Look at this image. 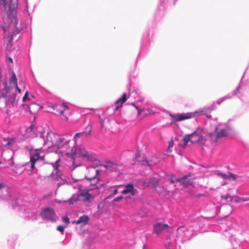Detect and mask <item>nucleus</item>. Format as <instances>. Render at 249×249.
I'll return each instance as SVG.
<instances>
[{
    "mask_svg": "<svg viewBox=\"0 0 249 249\" xmlns=\"http://www.w3.org/2000/svg\"><path fill=\"white\" fill-rule=\"evenodd\" d=\"M18 0H0V6L7 11V18L5 25L1 26L3 31V37H10L12 40L15 36L20 33L25 27L17 18Z\"/></svg>",
    "mask_w": 249,
    "mask_h": 249,
    "instance_id": "1",
    "label": "nucleus"
},
{
    "mask_svg": "<svg viewBox=\"0 0 249 249\" xmlns=\"http://www.w3.org/2000/svg\"><path fill=\"white\" fill-rule=\"evenodd\" d=\"M86 129H89L88 133L85 132L77 133L75 134L71 143L69 138L70 142L69 144L68 143H66V154L71 156L74 160H75L76 158L78 157L91 161L96 160L95 156L89 154L81 145L84 138L88 135H90L91 126L89 125L87 126Z\"/></svg>",
    "mask_w": 249,
    "mask_h": 249,
    "instance_id": "2",
    "label": "nucleus"
},
{
    "mask_svg": "<svg viewBox=\"0 0 249 249\" xmlns=\"http://www.w3.org/2000/svg\"><path fill=\"white\" fill-rule=\"evenodd\" d=\"M71 137L70 135L60 136L47 128L40 132L39 140L43 142V145L48 148L57 147L58 148H64L66 149V143H69V137Z\"/></svg>",
    "mask_w": 249,
    "mask_h": 249,
    "instance_id": "3",
    "label": "nucleus"
},
{
    "mask_svg": "<svg viewBox=\"0 0 249 249\" xmlns=\"http://www.w3.org/2000/svg\"><path fill=\"white\" fill-rule=\"evenodd\" d=\"M0 87L2 89L1 94L3 96L7 94L11 95L12 93L16 94V91L21 93V89L18 86V79L14 71H12L10 74V77L7 81H4L0 84Z\"/></svg>",
    "mask_w": 249,
    "mask_h": 249,
    "instance_id": "4",
    "label": "nucleus"
},
{
    "mask_svg": "<svg viewBox=\"0 0 249 249\" xmlns=\"http://www.w3.org/2000/svg\"><path fill=\"white\" fill-rule=\"evenodd\" d=\"M81 186L79 187V192L73 195L68 200L70 205L74 204L77 201L90 202L93 197L89 193V190H81Z\"/></svg>",
    "mask_w": 249,
    "mask_h": 249,
    "instance_id": "5",
    "label": "nucleus"
},
{
    "mask_svg": "<svg viewBox=\"0 0 249 249\" xmlns=\"http://www.w3.org/2000/svg\"><path fill=\"white\" fill-rule=\"evenodd\" d=\"M48 107L55 111L54 114L57 115H61L62 120L66 121L68 120V117L67 114L69 112V108L65 104H53L49 103Z\"/></svg>",
    "mask_w": 249,
    "mask_h": 249,
    "instance_id": "6",
    "label": "nucleus"
},
{
    "mask_svg": "<svg viewBox=\"0 0 249 249\" xmlns=\"http://www.w3.org/2000/svg\"><path fill=\"white\" fill-rule=\"evenodd\" d=\"M216 132L215 141L217 142L219 139L226 137L232 132L231 128L227 124H220L215 128Z\"/></svg>",
    "mask_w": 249,
    "mask_h": 249,
    "instance_id": "7",
    "label": "nucleus"
},
{
    "mask_svg": "<svg viewBox=\"0 0 249 249\" xmlns=\"http://www.w3.org/2000/svg\"><path fill=\"white\" fill-rule=\"evenodd\" d=\"M205 110L201 109L193 112L186 113H179L173 116V118L176 121H181L184 120L188 119L199 115H204Z\"/></svg>",
    "mask_w": 249,
    "mask_h": 249,
    "instance_id": "8",
    "label": "nucleus"
},
{
    "mask_svg": "<svg viewBox=\"0 0 249 249\" xmlns=\"http://www.w3.org/2000/svg\"><path fill=\"white\" fill-rule=\"evenodd\" d=\"M191 174H189L188 175L183 176L182 177L176 178L175 176L172 175L170 176V180L171 182L172 183H174L177 182H180L182 184L183 187H186L189 185L192 184L194 182L193 178H189L191 177Z\"/></svg>",
    "mask_w": 249,
    "mask_h": 249,
    "instance_id": "9",
    "label": "nucleus"
},
{
    "mask_svg": "<svg viewBox=\"0 0 249 249\" xmlns=\"http://www.w3.org/2000/svg\"><path fill=\"white\" fill-rule=\"evenodd\" d=\"M135 159L137 161L141 162L142 165L147 166L150 168L159 161V160L156 156H154L150 160H146L145 157L143 155H142L139 152L136 154Z\"/></svg>",
    "mask_w": 249,
    "mask_h": 249,
    "instance_id": "10",
    "label": "nucleus"
},
{
    "mask_svg": "<svg viewBox=\"0 0 249 249\" xmlns=\"http://www.w3.org/2000/svg\"><path fill=\"white\" fill-rule=\"evenodd\" d=\"M40 215L43 219L52 222L56 221V215L54 210L53 208L46 207L40 212Z\"/></svg>",
    "mask_w": 249,
    "mask_h": 249,
    "instance_id": "11",
    "label": "nucleus"
},
{
    "mask_svg": "<svg viewBox=\"0 0 249 249\" xmlns=\"http://www.w3.org/2000/svg\"><path fill=\"white\" fill-rule=\"evenodd\" d=\"M45 156L44 153L42 152L41 149H36L31 153L30 162L31 164V168L32 169L35 168V163L39 160H42Z\"/></svg>",
    "mask_w": 249,
    "mask_h": 249,
    "instance_id": "12",
    "label": "nucleus"
},
{
    "mask_svg": "<svg viewBox=\"0 0 249 249\" xmlns=\"http://www.w3.org/2000/svg\"><path fill=\"white\" fill-rule=\"evenodd\" d=\"M170 227L166 224L161 222H157L154 224L153 227V233L156 234H159L163 231H168Z\"/></svg>",
    "mask_w": 249,
    "mask_h": 249,
    "instance_id": "13",
    "label": "nucleus"
},
{
    "mask_svg": "<svg viewBox=\"0 0 249 249\" xmlns=\"http://www.w3.org/2000/svg\"><path fill=\"white\" fill-rule=\"evenodd\" d=\"M123 194L130 193L132 196H134L138 193V191L134 189L133 184L128 183L125 185L124 189L121 192Z\"/></svg>",
    "mask_w": 249,
    "mask_h": 249,
    "instance_id": "14",
    "label": "nucleus"
},
{
    "mask_svg": "<svg viewBox=\"0 0 249 249\" xmlns=\"http://www.w3.org/2000/svg\"><path fill=\"white\" fill-rule=\"evenodd\" d=\"M22 108L25 112H32L35 110L39 108V106L36 103L32 102L30 104H23L22 105Z\"/></svg>",
    "mask_w": 249,
    "mask_h": 249,
    "instance_id": "15",
    "label": "nucleus"
},
{
    "mask_svg": "<svg viewBox=\"0 0 249 249\" xmlns=\"http://www.w3.org/2000/svg\"><path fill=\"white\" fill-rule=\"evenodd\" d=\"M5 188V184L0 183V198L5 201H11L12 200V196L9 193L6 189V194L1 195L3 190Z\"/></svg>",
    "mask_w": 249,
    "mask_h": 249,
    "instance_id": "16",
    "label": "nucleus"
},
{
    "mask_svg": "<svg viewBox=\"0 0 249 249\" xmlns=\"http://www.w3.org/2000/svg\"><path fill=\"white\" fill-rule=\"evenodd\" d=\"M217 175L223 179H229L230 180H235L237 178L238 176L231 173H228V174L218 172Z\"/></svg>",
    "mask_w": 249,
    "mask_h": 249,
    "instance_id": "17",
    "label": "nucleus"
},
{
    "mask_svg": "<svg viewBox=\"0 0 249 249\" xmlns=\"http://www.w3.org/2000/svg\"><path fill=\"white\" fill-rule=\"evenodd\" d=\"M121 166V165L120 163H118L116 162H113L110 161H107L105 164V166L106 168L112 171L118 170L119 167Z\"/></svg>",
    "mask_w": 249,
    "mask_h": 249,
    "instance_id": "18",
    "label": "nucleus"
},
{
    "mask_svg": "<svg viewBox=\"0 0 249 249\" xmlns=\"http://www.w3.org/2000/svg\"><path fill=\"white\" fill-rule=\"evenodd\" d=\"M90 172L94 173V176L90 178H88L87 177H86V178L89 181H91V185H95L98 181V178L96 177V176H97L99 171L98 170H97L95 168H91Z\"/></svg>",
    "mask_w": 249,
    "mask_h": 249,
    "instance_id": "19",
    "label": "nucleus"
},
{
    "mask_svg": "<svg viewBox=\"0 0 249 249\" xmlns=\"http://www.w3.org/2000/svg\"><path fill=\"white\" fill-rule=\"evenodd\" d=\"M89 220V218L88 216L83 215L80 216L77 220L72 221V224L77 225L82 224L83 225H87Z\"/></svg>",
    "mask_w": 249,
    "mask_h": 249,
    "instance_id": "20",
    "label": "nucleus"
},
{
    "mask_svg": "<svg viewBox=\"0 0 249 249\" xmlns=\"http://www.w3.org/2000/svg\"><path fill=\"white\" fill-rule=\"evenodd\" d=\"M197 136V135L195 133H192L188 135H186L184 136L183 138V142L186 145L189 142H191L192 143H196V141H198V140H196L194 139V137Z\"/></svg>",
    "mask_w": 249,
    "mask_h": 249,
    "instance_id": "21",
    "label": "nucleus"
},
{
    "mask_svg": "<svg viewBox=\"0 0 249 249\" xmlns=\"http://www.w3.org/2000/svg\"><path fill=\"white\" fill-rule=\"evenodd\" d=\"M132 105L135 107L138 111V113L139 115L141 114L143 112L144 114L145 115L152 114L155 113V111H153L152 109L148 107L147 108H143V109H139L138 107H136L134 103H132Z\"/></svg>",
    "mask_w": 249,
    "mask_h": 249,
    "instance_id": "22",
    "label": "nucleus"
},
{
    "mask_svg": "<svg viewBox=\"0 0 249 249\" xmlns=\"http://www.w3.org/2000/svg\"><path fill=\"white\" fill-rule=\"evenodd\" d=\"M59 160H60L58 159L53 165V168H54V171L52 173V175H53L54 174H55L56 176V177L55 178L56 179H57L58 178H60L62 175V173H61V171L58 169L59 165H58V163L59 162Z\"/></svg>",
    "mask_w": 249,
    "mask_h": 249,
    "instance_id": "23",
    "label": "nucleus"
},
{
    "mask_svg": "<svg viewBox=\"0 0 249 249\" xmlns=\"http://www.w3.org/2000/svg\"><path fill=\"white\" fill-rule=\"evenodd\" d=\"M191 231V229H188L185 227H179L178 229V233L181 232H184V238H189L191 236L193 235V234L190 233V231Z\"/></svg>",
    "mask_w": 249,
    "mask_h": 249,
    "instance_id": "24",
    "label": "nucleus"
},
{
    "mask_svg": "<svg viewBox=\"0 0 249 249\" xmlns=\"http://www.w3.org/2000/svg\"><path fill=\"white\" fill-rule=\"evenodd\" d=\"M193 133H195L197 136L194 137V139L196 140H198L196 142L199 143L200 144H204V141H205V138L198 131L194 132Z\"/></svg>",
    "mask_w": 249,
    "mask_h": 249,
    "instance_id": "25",
    "label": "nucleus"
},
{
    "mask_svg": "<svg viewBox=\"0 0 249 249\" xmlns=\"http://www.w3.org/2000/svg\"><path fill=\"white\" fill-rule=\"evenodd\" d=\"M127 99V95L125 93H124L122 97L119 98L116 100L115 103L117 105H119L121 106L123 103H124Z\"/></svg>",
    "mask_w": 249,
    "mask_h": 249,
    "instance_id": "26",
    "label": "nucleus"
},
{
    "mask_svg": "<svg viewBox=\"0 0 249 249\" xmlns=\"http://www.w3.org/2000/svg\"><path fill=\"white\" fill-rule=\"evenodd\" d=\"M4 143H2V146L9 148V146L12 144L13 140L12 139H4Z\"/></svg>",
    "mask_w": 249,
    "mask_h": 249,
    "instance_id": "27",
    "label": "nucleus"
},
{
    "mask_svg": "<svg viewBox=\"0 0 249 249\" xmlns=\"http://www.w3.org/2000/svg\"><path fill=\"white\" fill-rule=\"evenodd\" d=\"M232 96H231L230 95H226L224 97H223L220 99H219L217 101V104H221L222 102L225 101L226 100L228 99H230L231 97Z\"/></svg>",
    "mask_w": 249,
    "mask_h": 249,
    "instance_id": "28",
    "label": "nucleus"
},
{
    "mask_svg": "<svg viewBox=\"0 0 249 249\" xmlns=\"http://www.w3.org/2000/svg\"><path fill=\"white\" fill-rule=\"evenodd\" d=\"M30 101H31V98L30 97H29V92L27 91L22 98V101L23 102H26Z\"/></svg>",
    "mask_w": 249,
    "mask_h": 249,
    "instance_id": "29",
    "label": "nucleus"
},
{
    "mask_svg": "<svg viewBox=\"0 0 249 249\" xmlns=\"http://www.w3.org/2000/svg\"><path fill=\"white\" fill-rule=\"evenodd\" d=\"M35 126L32 124L31 126L26 129L27 133L33 132L34 134H35Z\"/></svg>",
    "mask_w": 249,
    "mask_h": 249,
    "instance_id": "30",
    "label": "nucleus"
},
{
    "mask_svg": "<svg viewBox=\"0 0 249 249\" xmlns=\"http://www.w3.org/2000/svg\"><path fill=\"white\" fill-rule=\"evenodd\" d=\"M65 228L66 226L60 225L57 227V230L63 233Z\"/></svg>",
    "mask_w": 249,
    "mask_h": 249,
    "instance_id": "31",
    "label": "nucleus"
},
{
    "mask_svg": "<svg viewBox=\"0 0 249 249\" xmlns=\"http://www.w3.org/2000/svg\"><path fill=\"white\" fill-rule=\"evenodd\" d=\"M174 145V142L173 141H171L169 142V145L168 147V150L170 152L171 151V149L173 147Z\"/></svg>",
    "mask_w": 249,
    "mask_h": 249,
    "instance_id": "32",
    "label": "nucleus"
},
{
    "mask_svg": "<svg viewBox=\"0 0 249 249\" xmlns=\"http://www.w3.org/2000/svg\"><path fill=\"white\" fill-rule=\"evenodd\" d=\"M63 221L66 224H68L70 223L69 218L67 216H65L62 218Z\"/></svg>",
    "mask_w": 249,
    "mask_h": 249,
    "instance_id": "33",
    "label": "nucleus"
},
{
    "mask_svg": "<svg viewBox=\"0 0 249 249\" xmlns=\"http://www.w3.org/2000/svg\"><path fill=\"white\" fill-rule=\"evenodd\" d=\"M239 200L241 201H243V202H245V201H249V197H240L239 198Z\"/></svg>",
    "mask_w": 249,
    "mask_h": 249,
    "instance_id": "34",
    "label": "nucleus"
},
{
    "mask_svg": "<svg viewBox=\"0 0 249 249\" xmlns=\"http://www.w3.org/2000/svg\"><path fill=\"white\" fill-rule=\"evenodd\" d=\"M240 88V86H238L237 87V88H236V90H234V91L232 92V96H233V95H236V93L238 92V91H239V90Z\"/></svg>",
    "mask_w": 249,
    "mask_h": 249,
    "instance_id": "35",
    "label": "nucleus"
},
{
    "mask_svg": "<svg viewBox=\"0 0 249 249\" xmlns=\"http://www.w3.org/2000/svg\"><path fill=\"white\" fill-rule=\"evenodd\" d=\"M123 198V196H120L118 197H116L115 199H114V201H119L121 199H122Z\"/></svg>",
    "mask_w": 249,
    "mask_h": 249,
    "instance_id": "36",
    "label": "nucleus"
},
{
    "mask_svg": "<svg viewBox=\"0 0 249 249\" xmlns=\"http://www.w3.org/2000/svg\"><path fill=\"white\" fill-rule=\"evenodd\" d=\"M6 61H7V62L8 61L10 62H11V63H13V59L11 57H8V58H7Z\"/></svg>",
    "mask_w": 249,
    "mask_h": 249,
    "instance_id": "37",
    "label": "nucleus"
},
{
    "mask_svg": "<svg viewBox=\"0 0 249 249\" xmlns=\"http://www.w3.org/2000/svg\"><path fill=\"white\" fill-rule=\"evenodd\" d=\"M29 97H30V98H31V100H32V99L35 98V96L33 94H29Z\"/></svg>",
    "mask_w": 249,
    "mask_h": 249,
    "instance_id": "38",
    "label": "nucleus"
},
{
    "mask_svg": "<svg viewBox=\"0 0 249 249\" xmlns=\"http://www.w3.org/2000/svg\"><path fill=\"white\" fill-rule=\"evenodd\" d=\"M117 193H118V190H117V189H114V191H113V194H112V195H115V194H116Z\"/></svg>",
    "mask_w": 249,
    "mask_h": 249,
    "instance_id": "39",
    "label": "nucleus"
},
{
    "mask_svg": "<svg viewBox=\"0 0 249 249\" xmlns=\"http://www.w3.org/2000/svg\"><path fill=\"white\" fill-rule=\"evenodd\" d=\"M100 123L101 127H103V121L102 120L100 119Z\"/></svg>",
    "mask_w": 249,
    "mask_h": 249,
    "instance_id": "40",
    "label": "nucleus"
},
{
    "mask_svg": "<svg viewBox=\"0 0 249 249\" xmlns=\"http://www.w3.org/2000/svg\"><path fill=\"white\" fill-rule=\"evenodd\" d=\"M7 153H9L10 155L12 154V152L11 150H7Z\"/></svg>",
    "mask_w": 249,
    "mask_h": 249,
    "instance_id": "41",
    "label": "nucleus"
},
{
    "mask_svg": "<svg viewBox=\"0 0 249 249\" xmlns=\"http://www.w3.org/2000/svg\"><path fill=\"white\" fill-rule=\"evenodd\" d=\"M119 108V106H117L115 107V110H117L118 109V108Z\"/></svg>",
    "mask_w": 249,
    "mask_h": 249,
    "instance_id": "42",
    "label": "nucleus"
},
{
    "mask_svg": "<svg viewBox=\"0 0 249 249\" xmlns=\"http://www.w3.org/2000/svg\"><path fill=\"white\" fill-rule=\"evenodd\" d=\"M144 248H145V245H143V249H144Z\"/></svg>",
    "mask_w": 249,
    "mask_h": 249,
    "instance_id": "43",
    "label": "nucleus"
},
{
    "mask_svg": "<svg viewBox=\"0 0 249 249\" xmlns=\"http://www.w3.org/2000/svg\"><path fill=\"white\" fill-rule=\"evenodd\" d=\"M13 207H15V206L14 205V204H13Z\"/></svg>",
    "mask_w": 249,
    "mask_h": 249,
    "instance_id": "44",
    "label": "nucleus"
},
{
    "mask_svg": "<svg viewBox=\"0 0 249 249\" xmlns=\"http://www.w3.org/2000/svg\"><path fill=\"white\" fill-rule=\"evenodd\" d=\"M3 154H4V153H3L2 154V156H3Z\"/></svg>",
    "mask_w": 249,
    "mask_h": 249,
    "instance_id": "45",
    "label": "nucleus"
},
{
    "mask_svg": "<svg viewBox=\"0 0 249 249\" xmlns=\"http://www.w3.org/2000/svg\"><path fill=\"white\" fill-rule=\"evenodd\" d=\"M228 207H229V208H230V209L231 208V206H228Z\"/></svg>",
    "mask_w": 249,
    "mask_h": 249,
    "instance_id": "46",
    "label": "nucleus"
},
{
    "mask_svg": "<svg viewBox=\"0 0 249 249\" xmlns=\"http://www.w3.org/2000/svg\"><path fill=\"white\" fill-rule=\"evenodd\" d=\"M211 116V115H210V117ZM207 117H209V116L207 115Z\"/></svg>",
    "mask_w": 249,
    "mask_h": 249,
    "instance_id": "47",
    "label": "nucleus"
}]
</instances>
